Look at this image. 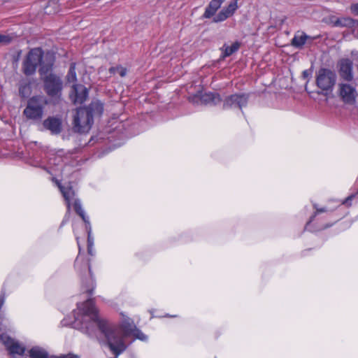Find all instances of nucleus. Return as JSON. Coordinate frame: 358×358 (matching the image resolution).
Returning <instances> with one entry per match:
<instances>
[{
    "label": "nucleus",
    "instance_id": "423d86ee",
    "mask_svg": "<svg viewBox=\"0 0 358 358\" xmlns=\"http://www.w3.org/2000/svg\"><path fill=\"white\" fill-rule=\"evenodd\" d=\"M58 187L65 199L68 211L70 210L71 206L73 204L76 213L82 218L85 223L90 225L89 217L86 216L78 199L75 198V192L71 187H63L58 184Z\"/></svg>",
    "mask_w": 358,
    "mask_h": 358
},
{
    "label": "nucleus",
    "instance_id": "a211bd4d",
    "mask_svg": "<svg viewBox=\"0 0 358 358\" xmlns=\"http://www.w3.org/2000/svg\"><path fill=\"white\" fill-rule=\"evenodd\" d=\"M358 24V21L351 17H341L335 22L337 27L353 28Z\"/></svg>",
    "mask_w": 358,
    "mask_h": 358
},
{
    "label": "nucleus",
    "instance_id": "4468645a",
    "mask_svg": "<svg viewBox=\"0 0 358 358\" xmlns=\"http://www.w3.org/2000/svg\"><path fill=\"white\" fill-rule=\"evenodd\" d=\"M200 101L203 104L217 105L222 101L220 95L217 93H205L201 96H195L193 97V101L198 102Z\"/></svg>",
    "mask_w": 358,
    "mask_h": 358
},
{
    "label": "nucleus",
    "instance_id": "ddd939ff",
    "mask_svg": "<svg viewBox=\"0 0 358 358\" xmlns=\"http://www.w3.org/2000/svg\"><path fill=\"white\" fill-rule=\"evenodd\" d=\"M106 339L110 350L115 355L113 358H118V356L127 348L125 342H121L120 340H115L111 336L109 338Z\"/></svg>",
    "mask_w": 358,
    "mask_h": 358
},
{
    "label": "nucleus",
    "instance_id": "cd10ccee",
    "mask_svg": "<svg viewBox=\"0 0 358 358\" xmlns=\"http://www.w3.org/2000/svg\"><path fill=\"white\" fill-rule=\"evenodd\" d=\"M228 17H229L227 16V15L225 14V13L222 9L218 13L217 15L214 16V17L213 18V22H215V23L221 22H223V21L226 20Z\"/></svg>",
    "mask_w": 358,
    "mask_h": 358
},
{
    "label": "nucleus",
    "instance_id": "f257e3e1",
    "mask_svg": "<svg viewBox=\"0 0 358 358\" xmlns=\"http://www.w3.org/2000/svg\"><path fill=\"white\" fill-rule=\"evenodd\" d=\"M73 315L74 328L90 336H94L99 329L106 338H109L111 336L115 340H120L121 342H124V338L131 336L143 341L148 338L147 336L129 320H124L120 326H109L106 321L99 317L92 299L78 303V308L73 310Z\"/></svg>",
    "mask_w": 358,
    "mask_h": 358
},
{
    "label": "nucleus",
    "instance_id": "0eeeda50",
    "mask_svg": "<svg viewBox=\"0 0 358 358\" xmlns=\"http://www.w3.org/2000/svg\"><path fill=\"white\" fill-rule=\"evenodd\" d=\"M42 77L45 93L50 97H59L63 89L62 78L52 73L45 74Z\"/></svg>",
    "mask_w": 358,
    "mask_h": 358
},
{
    "label": "nucleus",
    "instance_id": "f704fd0d",
    "mask_svg": "<svg viewBox=\"0 0 358 358\" xmlns=\"http://www.w3.org/2000/svg\"><path fill=\"white\" fill-rule=\"evenodd\" d=\"M4 300H5L4 295H1L0 296V306H1L3 305V303H4Z\"/></svg>",
    "mask_w": 358,
    "mask_h": 358
},
{
    "label": "nucleus",
    "instance_id": "f3484780",
    "mask_svg": "<svg viewBox=\"0 0 358 358\" xmlns=\"http://www.w3.org/2000/svg\"><path fill=\"white\" fill-rule=\"evenodd\" d=\"M314 38L310 37L304 32H301V35L295 34L292 39L291 44L295 48H301L306 43L308 39L313 40Z\"/></svg>",
    "mask_w": 358,
    "mask_h": 358
},
{
    "label": "nucleus",
    "instance_id": "7c9ffc66",
    "mask_svg": "<svg viewBox=\"0 0 358 358\" xmlns=\"http://www.w3.org/2000/svg\"><path fill=\"white\" fill-rule=\"evenodd\" d=\"M222 4V3H220V1H217V0H211L209 3V5L211 7H213L217 10H218L221 7Z\"/></svg>",
    "mask_w": 358,
    "mask_h": 358
},
{
    "label": "nucleus",
    "instance_id": "f03ea898",
    "mask_svg": "<svg viewBox=\"0 0 358 358\" xmlns=\"http://www.w3.org/2000/svg\"><path fill=\"white\" fill-rule=\"evenodd\" d=\"M54 62L55 57L52 54L48 53L43 57V51L41 48H32L22 62V71L26 76H32L40 64L39 73L43 76L52 70Z\"/></svg>",
    "mask_w": 358,
    "mask_h": 358
},
{
    "label": "nucleus",
    "instance_id": "b1692460",
    "mask_svg": "<svg viewBox=\"0 0 358 358\" xmlns=\"http://www.w3.org/2000/svg\"><path fill=\"white\" fill-rule=\"evenodd\" d=\"M109 72L112 74L118 73L121 77H124L127 74V69L121 66H113L109 69Z\"/></svg>",
    "mask_w": 358,
    "mask_h": 358
},
{
    "label": "nucleus",
    "instance_id": "1a4fd4ad",
    "mask_svg": "<svg viewBox=\"0 0 358 358\" xmlns=\"http://www.w3.org/2000/svg\"><path fill=\"white\" fill-rule=\"evenodd\" d=\"M248 95L245 94H234L227 96L223 101V109H242L247 106Z\"/></svg>",
    "mask_w": 358,
    "mask_h": 358
},
{
    "label": "nucleus",
    "instance_id": "f8f14e48",
    "mask_svg": "<svg viewBox=\"0 0 358 358\" xmlns=\"http://www.w3.org/2000/svg\"><path fill=\"white\" fill-rule=\"evenodd\" d=\"M42 127L49 131L52 135H58L62 131V120L59 116H49L41 124Z\"/></svg>",
    "mask_w": 358,
    "mask_h": 358
},
{
    "label": "nucleus",
    "instance_id": "6e6552de",
    "mask_svg": "<svg viewBox=\"0 0 358 358\" xmlns=\"http://www.w3.org/2000/svg\"><path fill=\"white\" fill-rule=\"evenodd\" d=\"M336 73L329 69L321 68L316 75V85L318 88L325 92H331L336 82Z\"/></svg>",
    "mask_w": 358,
    "mask_h": 358
},
{
    "label": "nucleus",
    "instance_id": "e433bc0d",
    "mask_svg": "<svg viewBox=\"0 0 358 358\" xmlns=\"http://www.w3.org/2000/svg\"><path fill=\"white\" fill-rule=\"evenodd\" d=\"M76 240H77V243H78V247H79V250L80 251V245H79V241H78V238L76 237Z\"/></svg>",
    "mask_w": 358,
    "mask_h": 358
},
{
    "label": "nucleus",
    "instance_id": "c9c22d12",
    "mask_svg": "<svg viewBox=\"0 0 358 358\" xmlns=\"http://www.w3.org/2000/svg\"><path fill=\"white\" fill-rule=\"evenodd\" d=\"M88 252L90 255H92V246L88 245Z\"/></svg>",
    "mask_w": 358,
    "mask_h": 358
},
{
    "label": "nucleus",
    "instance_id": "473e14b6",
    "mask_svg": "<svg viewBox=\"0 0 358 358\" xmlns=\"http://www.w3.org/2000/svg\"><path fill=\"white\" fill-rule=\"evenodd\" d=\"M351 11L353 13H355L356 15H358V3L352 5V6H351Z\"/></svg>",
    "mask_w": 358,
    "mask_h": 358
},
{
    "label": "nucleus",
    "instance_id": "2f4dec72",
    "mask_svg": "<svg viewBox=\"0 0 358 358\" xmlns=\"http://www.w3.org/2000/svg\"><path fill=\"white\" fill-rule=\"evenodd\" d=\"M86 229L88 231V245L90 246H92V240L90 238V234H91V225H88L87 224H86Z\"/></svg>",
    "mask_w": 358,
    "mask_h": 358
},
{
    "label": "nucleus",
    "instance_id": "aec40b11",
    "mask_svg": "<svg viewBox=\"0 0 358 358\" xmlns=\"http://www.w3.org/2000/svg\"><path fill=\"white\" fill-rule=\"evenodd\" d=\"M353 202H358V190L355 193L350 194L345 199L342 201L340 205H344L346 207H350Z\"/></svg>",
    "mask_w": 358,
    "mask_h": 358
},
{
    "label": "nucleus",
    "instance_id": "dca6fc26",
    "mask_svg": "<svg viewBox=\"0 0 358 358\" xmlns=\"http://www.w3.org/2000/svg\"><path fill=\"white\" fill-rule=\"evenodd\" d=\"M339 73L341 77L345 80L351 81L353 79L352 62L350 59L341 61Z\"/></svg>",
    "mask_w": 358,
    "mask_h": 358
},
{
    "label": "nucleus",
    "instance_id": "7ed1b4c3",
    "mask_svg": "<svg viewBox=\"0 0 358 358\" xmlns=\"http://www.w3.org/2000/svg\"><path fill=\"white\" fill-rule=\"evenodd\" d=\"M103 104L99 101L91 103L87 107L76 110L73 120V129L77 133H86L91 129L94 115H101L103 113Z\"/></svg>",
    "mask_w": 358,
    "mask_h": 358
},
{
    "label": "nucleus",
    "instance_id": "20e7f679",
    "mask_svg": "<svg viewBox=\"0 0 358 358\" xmlns=\"http://www.w3.org/2000/svg\"><path fill=\"white\" fill-rule=\"evenodd\" d=\"M48 103V101L45 96H34L27 101V106L23 110V115L28 120L39 123L43 119L44 110Z\"/></svg>",
    "mask_w": 358,
    "mask_h": 358
},
{
    "label": "nucleus",
    "instance_id": "412c9836",
    "mask_svg": "<svg viewBox=\"0 0 358 358\" xmlns=\"http://www.w3.org/2000/svg\"><path fill=\"white\" fill-rule=\"evenodd\" d=\"M19 94L22 97H27L31 94V86L28 83H22L19 87Z\"/></svg>",
    "mask_w": 358,
    "mask_h": 358
},
{
    "label": "nucleus",
    "instance_id": "393cba45",
    "mask_svg": "<svg viewBox=\"0 0 358 358\" xmlns=\"http://www.w3.org/2000/svg\"><path fill=\"white\" fill-rule=\"evenodd\" d=\"M64 159L60 155H56L53 158L50 159V164L57 166V170H60L59 167H62Z\"/></svg>",
    "mask_w": 358,
    "mask_h": 358
},
{
    "label": "nucleus",
    "instance_id": "4be33fe9",
    "mask_svg": "<svg viewBox=\"0 0 358 358\" xmlns=\"http://www.w3.org/2000/svg\"><path fill=\"white\" fill-rule=\"evenodd\" d=\"M238 8L237 0H234L227 6L222 8L223 11L229 17L234 15Z\"/></svg>",
    "mask_w": 358,
    "mask_h": 358
},
{
    "label": "nucleus",
    "instance_id": "6ab92c4d",
    "mask_svg": "<svg viewBox=\"0 0 358 358\" xmlns=\"http://www.w3.org/2000/svg\"><path fill=\"white\" fill-rule=\"evenodd\" d=\"M240 48V43L236 41L235 43H234L231 45L230 46H228L227 45H223V49H224V52H223V57H229L230 55H231L233 53L236 52V51H238V50Z\"/></svg>",
    "mask_w": 358,
    "mask_h": 358
},
{
    "label": "nucleus",
    "instance_id": "5701e85b",
    "mask_svg": "<svg viewBox=\"0 0 358 358\" xmlns=\"http://www.w3.org/2000/svg\"><path fill=\"white\" fill-rule=\"evenodd\" d=\"M84 268H87L90 273L91 274V266L90 264L89 261H83L80 257H78L75 261V267L78 269L80 268L82 266Z\"/></svg>",
    "mask_w": 358,
    "mask_h": 358
},
{
    "label": "nucleus",
    "instance_id": "bb28decb",
    "mask_svg": "<svg viewBox=\"0 0 358 358\" xmlns=\"http://www.w3.org/2000/svg\"><path fill=\"white\" fill-rule=\"evenodd\" d=\"M313 208L315 209V213L310 217V220L307 222V225L309 224L311 222H313L316 217V215L321 213H324L329 211V208H318L316 203L313 204Z\"/></svg>",
    "mask_w": 358,
    "mask_h": 358
},
{
    "label": "nucleus",
    "instance_id": "39448f33",
    "mask_svg": "<svg viewBox=\"0 0 358 358\" xmlns=\"http://www.w3.org/2000/svg\"><path fill=\"white\" fill-rule=\"evenodd\" d=\"M66 81L69 83H73L72 86L73 92L71 95L72 99L76 103H83L87 96V90L82 85L76 84L77 76L76 72V63H71L69 70L66 75Z\"/></svg>",
    "mask_w": 358,
    "mask_h": 358
},
{
    "label": "nucleus",
    "instance_id": "9d476101",
    "mask_svg": "<svg viewBox=\"0 0 358 358\" xmlns=\"http://www.w3.org/2000/svg\"><path fill=\"white\" fill-rule=\"evenodd\" d=\"M0 341L6 346L13 357H15L16 355H23L24 353L25 348L5 334L1 328L0 329Z\"/></svg>",
    "mask_w": 358,
    "mask_h": 358
},
{
    "label": "nucleus",
    "instance_id": "2eb2a0df",
    "mask_svg": "<svg viewBox=\"0 0 358 358\" xmlns=\"http://www.w3.org/2000/svg\"><path fill=\"white\" fill-rule=\"evenodd\" d=\"M29 358H70L69 355L59 357L50 355L46 350L39 346L31 348L29 352Z\"/></svg>",
    "mask_w": 358,
    "mask_h": 358
},
{
    "label": "nucleus",
    "instance_id": "72a5a7b5",
    "mask_svg": "<svg viewBox=\"0 0 358 358\" xmlns=\"http://www.w3.org/2000/svg\"><path fill=\"white\" fill-rule=\"evenodd\" d=\"M310 73L308 70H305L303 71V78H308L310 76Z\"/></svg>",
    "mask_w": 358,
    "mask_h": 358
},
{
    "label": "nucleus",
    "instance_id": "c756f323",
    "mask_svg": "<svg viewBox=\"0 0 358 358\" xmlns=\"http://www.w3.org/2000/svg\"><path fill=\"white\" fill-rule=\"evenodd\" d=\"M89 280H90V285L87 288H86L85 292L91 295L93 292L95 285H94V280L92 279V277L90 278V279Z\"/></svg>",
    "mask_w": 358,
    "mask_h": 358
},
{
    "label": "nucleus",
    "instance_id": "a878e982",
    "mask_svg": "<svg viewBox=\"0 0 358 358\" xmlns=\"http://www.w3.org/2000/svg\"><path fill=\"white\" fill-rule=\"evenodd\" d=\"M217 11V9H215L213 7H211L209 4L206 7L204 13L202 15L203 18L209 19L212 17H213L216 12Z\"/></svg>",
    "mask_w": 358,
    "mask_h": 358
},
{
    "label": "nucleus",
    "instance_id": "c85d7f7f",
    "mask_svg": "<svg viewBox=\"0 0 358 358\" xmlns=\"http://www.w3.org/2000/svg\"><path fill=\"white\" fill-rule=\"evenodd\" d=\"M12 37L9 35L0 34V43L1 44H8L11 42Z\"/></svg>",
    "mask_w": 358,
    "mask_h": 358
},
{
    "label": "nucleus",
    "instance_id": "9b49d317",
    "mask_svg": "<svg viewBox=\"0 0 358 358\" xmlns=\"http://www.w3.org/2000/svg\"><path fill=\"white\" fill-rule=\"evenodd\" d=\"M338 94L344 103L348 104L355 103L357 91L355 86L352 84L340 83L338 85Z\"/></svg>",
    "mask_w": 358,
    "mask_h": 358
}]
</instances>
